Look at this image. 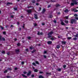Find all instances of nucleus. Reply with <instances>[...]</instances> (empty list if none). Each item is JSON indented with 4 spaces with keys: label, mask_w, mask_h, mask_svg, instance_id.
<instances>
[{
    "label": "nucleus",
    "mask_w": 78,
    "mask_h": 78,
    "mask_svg": "<svg viewBox=\"0 0 78 78\" xmlns=\"http://www.w3.org/2000/svg\"><path fill=\"white\" fill-rule=\"evenodd\" d=\"M74 16L76 17H75V19H71L70 20V23L71 24H73V23L75 24H76L77 23L76 21H77V20H78V17H78V15L76 14H74Z\"/></svg>",
    "instance_id": "nucleus-1"
},
{
    "label": "nucleus",
    "mask_w": 78,
    "mask_h": 78,
    "mask_svg": "<svg viewBox=\"0 0 78 78\" xmlns=\"http://www.w3.org/2000/svg\"><path fill=\"white\" fill-rule=\"evenodd\" d=\"M72 2L74 3L76 5H78V2H77V0H72Z\"/></svg>",
    "instance_id": "nucleus-2"
},
{
    "label": "nucleus",
    "mask_w": 78,
    "mask_h": 78,
    "mask_svg": "<svg viewBox=\"0 0 78 78\" xmlns=\"http://www.w3.org/2000/svg\"><path fill=\"white\" fill-rule=\"evenodd\" d=\"M60 20L61 24L62 25H66L65 24V23H64V21L63 20Z\"/></svg>",
    "instance_id": "nucleus-3"
},
{
    "label": "nucleus",
    "mask_w": 78,
    "mask_h": 78,
    "mask_svg": "<svg viewBox=\"0 0 78 78\" xmlns=\"http://www.w3.org/2000/svg\"><path fill=\"white\" fill-rule=\"evenodd\" d=\"M46 11V9H43V10L41 12L42 14H44L45 13V12Z\"/></svg>",
    "instance_id": "nucleus-4"
},
{
    "label": "nucleus",
    "mask_w": 78,
    "mask_h": 78,
    "mask_svg": "<svg viewBox=\"0 0 78 78\" xmlns=\"http://www.w3.org/2000/svg\"><path fill=\"white\" fill-rule=\"evenodd\" d=\"M34 18L36 19H38V17H37V15L36 14H34Z\"/></svg>",
    "instance_id": "nucleus-5"
},
{
    "label": "nucleus",
    "mask_w": 78,
    "mask_h": 78,
    "mask_svg": "<svg viewBox=\"0 0 78 78\" xmlns=\"http://www.w3.org/2000/svg\"><path fill=\"white\" fill-rule=\"evenodd\" d=\"M47 44H48V45H51V44H52V42L51 41H48L47 42Z\"/></svg>",
    "instance_id": "nucleus-6"
},
{
    "label": "nucleus",
    "mask_w": 78,
    "mask_h": 78,
    "mask_svg": "<svg viewBox=\"0 0 78 78\" xmlns=\"http://www.w3.org/2000/svg\"><path fill=\"white\" fill-rule=\"evenodd\" d=\"M62 45H65V44H66V41H62Z\"/></svg>",
    "instance_id": "nucleus-7"
},
{
    "label": "nucleus",
    "mask_w": 78,
    "mask_h": 78,
    "mask_svg": "<svg viewBox=\"0 0 78 78\" xmlns=\"http://www.w3.org/2000/svg\"><path fill=\"white\" fill-rule=\"evenodd\" d=\"M46 75H48V76H50V75H51V73H46Z\"/></svg>",
    "instance_id": "nucleus-8"
},
{
    "label": "nucleus",
    "mask_w": 78,
    "mask_h": 78,
    "mask_svg": "<svg viewBox=\"0 0 78 78\" xmlns=\"http://www.w3.org/2000/svg\"><path fill=\"white\" fill-rule=\"evenodd\" d=\"M61 46H60V45H57L56 48L57 49H59L60 48Z\"/></svg>",
    "instance_id": "nucleus-9"
},
{
    "label": "nucleus",
    "mask_w": 78,
    "mask_h": 78,
    "mask_svg": "<svg viewBox=\"0 0 78 78\" xmlns=\"http://www.w3.org/2000/svg\"><path fill=\"white\" fill-rule=\"evenodd\" d=\"M31 71H29L28 72V73H27V76H30V75H31Z\"/></svg>",
    "instance_id": "nucleus-10"
},
{
    "label": "nucleus",
    "mask_w": 78,
    "mask_h": 78,
    "mask_svg": "<svg viewBox=\"0 0 78 78\" xmlns=\"http://www.w3.org/2000/svg\"><path fill=\"white\" fill-rule=\"evenodd\" d=\"M27 12L29 13H31V10H27Z\"/></svg>",
    "instance_id": "nucleus-11"
},
{
    "label": "nucleus",
    "mask_w": 78,
    "mask_h": 78,
    "mask_svg": "<svg viewBox=\"0 0 78 78\" xmlns=\"http://www.w3.org/2000/svg\"><path fill=\"white\" fill-rule=\"evenodd\" d=\"M64 12L66 13H67V12H69V10H68V9H66L64 11Z\"/></svg>",
    "instance_id": "nucleus-12"
},
{
    "label": "nucleus",
    "mask_w": 78,
    "mask_h": 78,
    "mask_svg": "<svg viewBox=\"0 0 78 78\" xmlns=\"http://www.w3.org/2000/svg\"><path fill=\"white\" fill-rule=\"evenodd\" d=\"M75 5V4L73 2H71V3L70 6H74Z\"/></svg>",
    "instance_id": "nucleus-13"
},
{
    "label": "nucleus",
    "mask_w": 78,
    "mask_h": 78,
    "mask_svg": "<svg viewBox=\"0 0 78 78\" xmlns=\"http://www.w3.org/2000/svg\"><path fill=\"white\" fill-rule=\"evenodd\" d=\"M57 70L58 72H61V69L60 68H58L57 69Z\"/></svg>",
    "instance_id": "nucleus-14"
},
{
    "label": "nucleus",
    "mask_w": 78,
    "mask_h": 78,
    "mask_svg": "<svg viewBox=\"0 0 78 78\" xmlns=\"http://www.w3.org/2000/svg\"><path fill=\"white\" fill-rule=\"evenodd\" d=\"M12 5V3L11 2H8L6 4V5Z\"/></svg>",
    "instance_id": "nucleus-15"
},
{
    "label": "nucleus",
    "mask_w": 78,
    "mask_h": 78,
    "mask_svg": "<svg viewBox=\"0 0 78 78\" xmlns=\"http://www.w3.org/2000/svg\"><path fill=\"white\" fill-rule=\"evenodd\" d=\"M22 76H23V77H24V78H27V76H25V75H24L23 74H22Z\"/></svg>",
    "instance_id": "nucleus-16"
},
{
    "label": "nucleus",
    "mask_w": 78,
    "mask_h": 78,
    "mask_svg": "<svg viewBox=\"0 0 78 78\" xmlns=\"http://www.w3.org/2000/svg\"><path fill=\"white\" fill-rule=\"evenodd\" d=\"M59 6H60V5L59 4H56V8H58V7H59Z\"/></svg>",
    "instance_id": "nucleus-17"
},
{
    "label": "nucleus",
    "mask_w": 78,
    "mask_h": 78,
    "mask_svg": "<svg viewBox=\"0 0 78 78\" xmlns=\"http://www.w3.org/2000/svg\"><path fill=\"white\" fill-rule=\"evenodd\" d=\"M51 40H52V41H55V39L53 37H52L51 38Z\"/></svg>",
    "instance_id": "nucleus-18"
},
{
    "label": "nucleus",
    "mask_w": 78,
    "mask_h": 78,
    "mask_svg": "<svg viewBox=\"0 0 78 78\" xmlns=\"http://www.w3.org/2000/svg\"><path fill=\"white\" fill-rule=\"evenodd\" d=\"M39 78H44V77L41 75L39 76Z\"/></svg>",
    "instance_id": "nucleus-19"
},
{
    "label": "nucleus",
    "mask_w": 78,
    "mask_h": 78,
    "mask_svg": "<svg viewBox=\"0 0 78 78\" xmlns=\"http://www.w3.org/2000/svg\"><path fill=\"white\" fill-rule=\"evenodd\" d=\"M65 22L66 23H69V21L68 20H66L65 21Z\"/></svg>",
    "instance_id": "nucleus-20"
},
{
    "label": "nucleus",
    "mask_w": 78,
    "mask_h": 78,
    "mask_svg": "<svg viewBox=\"0 0 78 78\" xmlns=\"http://www.w3.org/2000/svg\"><path fill=\"white\" fill-rule=\"evenodd\" d=\"M73 40H74V41H76V40H77V38L75 37L73 38Z\"/></svg>",
    "instance_id": "nucleus-21"
},
{
    "label": "nucleus",
    "mask_w": 78,
    "mask_h": 78,
    "mask_svg": "<svg viewBox=\"0 0 78 78\" xmlns=\"http://www.w3.org/2000/svg\"><path fill=\"white\" fill-rule=\"evenodd\" d=\"M55 2V1H53L52 0H51L49 1V2H51V3H52V2Z\"/></svg>",
    "instance_id": "nucleus-22"
},
{
    "label": "nucleus",
    "mask_w": 78,
    "mask_h": 78,
    "mask_svg": "<svg viewBox=\"0 0 78 78\" xmlns=\"http://www.w3.org/2000/svg\"><path fill=\"white\" fill-rule=\"evenodd\" d=\"M66 66H66V65H63V68H64V69H65V68H66Z\"/></svg>",
    "instance_id": "nucleus-23"
},
{
    "label": "nucleus",
    "mask_w": 78,
    "mask_h": 78,
    "mask_svg": "<svg viewBox=\"0 0 78 78\" xmlns=\"http://www.w3.org/2000/svg\"><path fill=\"white\" fill-rule=\"evenodd\" d=\"M16 53H19V49L16 50Z\"/></svg>",
    "instance_id": "nucleus-24"
},
{
    "label": "nucleus",
    "mask_w": 78,
    "mask_h": 78,
    "mask_svg": "<svg viewBox=\"0 0 78 78\" xmlns=\"http://www.w3.org/2000/svg\"><path fill=\"white\" fill-rule=\"evenodd\" d=\"M49 17L51 19V18H52V17H53V15H50Z\"/></svg>",
    "instance_id": "nucleus-25"
},
{
    "label": "nucleus",
    "mask_w": 78,
    "mask_h": 78,
    "mask_svg": "<svg viewBox=\"0 0 78 78\" xmlns=\"http://www.w3.org/2000/svg\"><path fill=\"white\" fill-rule=\"evenodd\" d=\"M34 71L35 72H37V71H38V70H37V69H35V70H34Z\"/></svg>",
    "instance_id": "nucleus-26"
},
{
    "label": "nucleus",
    "mask_w": 78,
    "mask_h": 78,
    "mask_svg": "<svg viewBox=\"0 0 78 78\" xmlns=\"http://www.w3.org/2000/svg\"><path fill=\"white\" fill-rule=\"evenodd\" d=\"M32 64L35 66H36V63H35L34 62H33Z\"/></svg>",
    "instance_id": "nucleus-27"
},
{
    "label": "nucleus",
    "mask_w": 78,
    "mask_h": 78,
    "mask_svg": "<svg viewBox=\"0 0 78 78\" xmlns=\"http://www.w3.org/2000/svg\"><path fill=\"white\" fill-rule=\"evenodd\" d=\"M48 36H50V35H51V34L50 33V32H49L48 34Z\"/></svg>",
    "instance_id": "nucleus-28"
},
{
    "label": "nucleus",
    "mask_w": 78,
    "mask_h": 78,
    "mask_svg": "<svg viewBox=\"0 0 78 78\" xmlns=\"http://www.w3.org/2000/svg\"><path fill=\"white\" fill-rule=\"evenodd\" d=\"M72 39V38L71 37H68L67 38V39L68 40H70V39Z\"/></svg>",
    "instance_id": "nucleus-29"
},
{
    "label": "nucleus",
    "mask_w": 78,
    "mask_h": 78,
    "mask_svg": "<svg viewBox=\"0 0 78 78\" xmlns=\"http://www.w3.org/2000/svg\"><path fill=\"white\" fill-rule=\"evenodd\" d=\"M47 53V51H44V54H46V53Z\"/></svg>",
    "instance_id": "nucleus-30"
},
{
    "label": "nucleus",
    "mask_w": 78,
    "mask_h": 78,
    "mask_svg": "<svg viewBox=\"0 0 78 78\" xmlns=\"http://www.w3.org/2000/svg\"><path fill=\"white\" fill-rule=\"evenodd\" d=\"M0 28H1L2 30H3V29H4V28H3V27L1 26L0 27Z\"/></svg>",
    "instance_id": "nucleus-31"
},
{
    "label": "nucleus",
    "mask_w": 78,
    "mask_h": 78,
    "mask_svg": "<svg viewBox=\"0 0 78 78\" xmlns=\"http://www.w3.org/2000/svg\"><path fill=\"white\" fill-rule=\"evenodd\" d=\"M42 34H43V33L42 32L39 33L40 35H42Z\"/></svg>",
    "instance_id": "nucleus-32"
},
{
    "label": "nucleus",
    "mask_w": 78,
    "mask_h": 78,
    "mask_svg": "<svg viewBox=\"0 0 78 78\" xmlns=\"http://www.w3.org/2000/svg\"><path fill=\"white\" fill-rule=\"evenodd\" d=\"M5 53V51H2V53H3V54H4Z\"/></svg>",
    "instance_id": "nucleus-33"
},
{
    "label": "nucleus",
    "mask_w": 78,
    "mask_h": 78,
    "mask_svg": "<svg viewBox=\"0 0 78 78\" xmlns=\"http://www.w3.org/2000/svg\"><path fill=\"white\" fill-rule=\"evenodd\" d=\"M51 7V5H48V8H50Z\"/></svg>",
    "instance_id": "nucleus-34"
},
{
    "label": "nucleus",
    "mask_w": 78,
    "mask_h": 78,
    "mask_svg": "<svg viewBox=\"0 0 78 78\" xmlns=\"http://www.w3.org/2000/svg\"><path fill=\"white\" fill-rule=\"evenodd\" d=\"M43 56H44V58H47V56H46V55H44Z\"/></svg>",
    "instance_id": "nucleus-35"
},
{
    "label": "nucleus",
    "mask_w": 78,
    "mask_h": 78,
    "mask_svg": "<svg viewBox=\"0 0 78 78\" xmlns=\"http://www.w3.org/2000/svg\"><path fill=\"white\" fill-rule=\"evenodd\" d=\"M34 27H36V26H37V24L36 23H34Z\"/></svg>",
    "instance_id": "nucleus-36"
},
{
    "label": "nucleus",
    "mask_w": 78,
    "mask_h": 78,
    "mask_svg": "<svg viewBox=\"0 0 78 78\" xmlns=\"http://www.w3.org/2000/svg\"><path fill=\"white\" fill-rule=\"evenodd\" d=\"M35 63L37 64H39V62L37 61H36Z\"/></svg>",
    "instance_id": "nucleus-37"
},
{
    "label": "nucleus",
    "mask_w": 78,
    "mask_h": 78,
    "mask_svg": "<svg viewBox=\"0 0 78 78\" xmlns=\"http://www.w3.org/2000/svg\"><path fill=\"white\" fill-rule=\"evenodd\" d=\"M54 22V23H56L57 22L56 20H55L53 21Z\"/></svg>",
    "instance_id": "nucleus-38"
},
{
    "label": "nucleus",
    "mask_w": 78,
    "mask_h": 78,
    "mask_svg": "<svg viewBox=\"0 0 78 78\" xmlns=\"http://www.w3.org/2000/svg\"><path fill=\"white\" fill-rule=\"evenodd\" d=\"M42 25L43 26H44V25H45V23H42Z\"/></svg>",
    "instance_id": "nucleus-39"
},
{
    "label": "nucleus",
    "mask_w": 78,
    "mask_h": 78,
    "mask_svg": "<svg viewBox=\"0 0 78 78\" xmlns=\"http://www.w3.org/2000/svg\"><path fill=\"white\" fill-rule=\"evenodd\" d=\"M23 73L24 74H27V73L26 71H24L23 72Z\"/></svg>",
    "instance_id": "nucleus-40"
},
{
    "label": "nucleus",
    "mask_w": 78,
    "mask_h": 78,
    "mask_svg": "<svg viewBox=\"0 0 78 78\" xmlns=\"http://www.w3.org/2000/svg\"><path fill=\"white\" fill-rule=\"evenodd\" d=\"M14 17V15H11V18H13Z\"/></svg>",
    "instance_id": "nucleus-41"
},
{
    "label": "nucleus",
    "mask_w": 78,
    "mask_h": 78,
    "mask_svg": "<svg viewBox=\"0 0 78 78\" xmlns=\"http://www.w3.org/2000/svg\"><path fill=\"white\" fill-rule=\"evenodd\" d=\"M27 38L28 39H31V37H27Z\"/></svg>",
    "instance_id": "nucleus-42"
},
{
    "label": "nucleus",
    "mask_w": 78,
    "mask_h": 78,
    "mask_svg": "<svg viewBox=\"0 0 78 78\" xmlns=\"http://www.w3.org/2000/svg\"><path fill=\"white\" fill-rule=\"evenodd\" d=\"M65 18L66 19H69V16H66Z\"/></svg>",
    "instance_id": "nucleus-43"
},
{
    "label": "nucleus",
    "mask_w": 78,
    "mask_h": 78,
    "mask_svg": "<svg viewBox=\"0 0 78 78\" xmlns=\"http://www.w3.org/2000/svg\"><path fill=\"white\" fill-rule=\"evenodd\" d=\"M43 72H42V71H40L39 72V73H40V74H42L43 73Z\"/></svg>",
    "instance_id": "nucleus-44"
},
{
    "label": "nucleus",
    "mask_w": 78,
    "mask_h": 78,
    "mask_svg": "<svg viewBox=\"0 0 78 78\" xmlns=\"http://www.w3.org/2000/svg\"><path fill=\"white\" fill-rule=\"evenodd\" d=\"M50 33H51V35H52V34H53V31H51Z\"/></svg>",
    "instance_id": "nucleus-45"
},
{
    "label": "nucleus",
    "mask_w": 78,
    "mask_h": 78,
    "mask_svg": "<svg viewBox=\"0 0 78 78\" xmlns=\"http://www.w3.org/2000/svg\"><path fill=\"white\" fill-rule=\"evenodd\" d=\"M57 14L58 15H60V14H61V13H60V12H58Z\"/></svg>",
    "instance_id": "nucleus-46"
},
{
    "label": "nucleus",
    "mask_w": 78,
    "mask_h": 78,
    "mask_svg": "<svg viewBox=\"0 0 78 78\" xmlns=\"http://www.w3.org/2000/svg\"><path fill=\"white\" fill-rule=\"evenodd\" d=\"M33 47H30V49L31 50H32V49H33Z\"/></svg>",
    "instance_id": "nucleus-47"
},
{
    "label": "nucleus",
    "mask_w": 78,
    "mask_h": 78,
    "mask_svg": "<svg viewBox=\"0 0 78 78\" xmlns=\"http://www.w3.org/2000/svg\"><path fill=\"white\" fill-rule=\"evenodd\" d=\"M8 72V70H6L4 72V73H6Z\"/></svg>",
    "instance_id": "nucleus-48"
},
{
    "label": "nucleus",
    "mask_w": 78,
    "mask_h": 78,
    "mask_svg": "<svg viewBox=\"0 0 78 78\" xmlns=\"http://www.w3.org/2000/svg\"><path fill=\"white\" fill-rule=\"evenodd\" d=\"M8 70H12V69H11V68H8Z\"/></svg>",
    "instance_id": "nucleus-49"
},
{
    "label": "nucleus",
    "mask_w": 78,
    "mask_h": 78,
    "mask_svg": "<svg viewBox=\"0 0 78 78\" xmlns=\"http://www.w3.org/2000/svg\"><path fill=\"white\" fill-rule=\"evenodd\" d=\"M48 36H48V38H50V37H51V36H50V35H48Z\"/></svg>",
    "instance_id": "nucleus-50"
},
{
    "label": "nucleus",
    "mask_w": 78,
    "mask_h": 78,
    "mask_svg": "<svg viewBox=\"0 0 78 78\" xmlns=\"http://www.w3.org/2000/svg\"><path fill=\"white\" fill-rule=\"evenodd\" d=\"M3 41H5V39L4 38H3L2 39Z\"/></svg>",
    "instance_id": "nucleus-51"
},
{
    "label": "nucleus",
    "mask_w": 78,
    "mask_h": 78,
    "mask_svg": "<svg viewBox=\"0 0 78 78\" xmlns=\"http://www.w3.org/2000/svg\"><path fill=\"white\" fill-rule=\"evenodd\" d=\"M14 10H17V8H14Z\"/></svg>",
    "instance_id": "nucleus-52"
},
{
    "label": "nucleus",
    "mask_w": 78,
    "mask_h": 78,
    "mask_svg": "<svg viewBox=\"0 0 78 78\" xmlns=\"http://www.w3.org/2000/svg\"><path fill=\"white\" fill-rule=\"evenodd\" d=\"M22 64H24V62H21Z\"/></svg>",
    "instance_id": "nucleus-53"
},
{
    "label": "nucleus",
    "mask_w": 78,
    "mask_h": 78,
    "mask_svg": "<svg viewBox=\"0 0 78 78\" xmlns=\"http://www.w3.org/2000/svg\"><path fill=\"white\" fill-rule=\"evenodd\" d=\"M78 10H76L74 11V12H78Z\"/></svg>",
    "instance_id": "nucleus-54"
},
{
    "label": "nucleus",
    "mask_w": 78,
    "mask_h": 78,
    "mask_svg": "<svg viewBox=\"0 0 78 78\" xmlns=\"http://www.w3.org/2000/svg\"><path fill=\"white\" fill-rule=\"evenodd\" d=\"M18 69L17 67H16L15 68V70H17Z\"/></svg>",
    "instance_id": "nucleus-55"
},
{
    "label": "nucleus",
    "mask_w": 78,
    "mask_h": 78,
    "mask_svg": "<svg viewBox=\"0 0 78 78\" xmlns=\"http://www.w3.org/2000/svg\"><path fill=\"white\" fill-rule=\"evenodd\" d=\"M3 34H6V32H3Z\"/></svg>",
    "instance_id": "nucleus-56"
},
{
    "label": "nucleus",
    "mask_w": 78,
    "mask_h": 78,
    "mask_svg": "<svg viewBox=\"0 0 78 78\" xmlns=\"http://www.w3.org/2000/svg\"><path fill=\"white\" fill-rule=\"evenodd\" d=\"M32 3H35V1H32Z\"/></svg>",
    "instance_id": "nucleus-57"
},
{
    "label": "nucleus",
    "mask_w": 78,
    "mask_h": 78,
    "mask_svg": "<svg viewBox=\"0 0 78 78\" xmlns=\"http://www.w3.org/2000/svg\"><path fill=\"white\" fill-rule=\"evenodd\" d=\"M17 45L18 46H19V45H20V43H18Z\"/></svg>",
    "instance_id": "nucleus-58"
},
{
    "label": "nucleus",
    "mask_w": 78,
    "mask_h": 78,
    "mask_svg": "<svg viewBox=\"0 0 78 78\" xmlns=\"http://www.w3.org/2000/svg\"><path fill=\"white\" fill-rule=\"evenodd\" d=\"M25 26L24 24H23V29H24V26Z\"/></svg>",
    "instance_id": "nucleus-59"
},
{
    "label": "nucleus",
    "mask_w": 78,
    "mask_h": 78,
    "mask_svg": "<svg viewBox=\"0 0 78 78\" xmlns=\"http://www.w3.org/2000/svg\"><path fill=\"white\" fill-rule=\"evenodd\" d=\"M7 54L8 55H9V52H8V53H7Z\"/></svg>",
    "instance_id": "nucleus-60"
},
{
    "label": "nucleus",
    "mask_w": 78,
    "mask_h": 78,
    "mask_svg": "<svg viewBox=\"0 0 78 78\" xmlns=\"http://www.w3.org/2000/svg\"><path fill=\"white\" fill-rule=\"evenodd\" d=\"M66 30H68V29L69 28L67 27H66Z\"/></svg>",
    "instance_id": "nucleus-61"
},
{
    "label": "nucleus",
    "mask_w": 78,
    "mask_h": 78,
    "mask_svg": "<svg viewBox=\"0 0 78 78\" xmlns=\"http://www.w3.org/2000/svg\"><path fill=\"white\" fill-rule=\"evenodd\" d=\"M31 76H32V77H34V75H31Z\"/></svg>",
    "instance_id": "nucleus-62"
},
{
    "label": "nucleus",
    "mask_w": 78,
    "mask_h": 78,
    "mask_svg": "<svg viewBox=\"0 0 78 78\" xmlns=\"http://www.w3.org/2000/svg\"><path fill=\"white\" fill-rule=\"evenodd\" d=\"M36 5H37V6H38V5H39V3H37L36 4Z\"/></svg>",
    "instance_id": "nucleus-63"
},
{
    "label": "nucleus",
    "mask_w": 78,
    "mask_h": 78,
    "mask_svg": "<svg viewBox=\"0 0 78 78\" xmlns=\"http://www.w3.org/2000/svg\"><path fill=\"white\" fill-rule=\"evenodd\" d=\"M17 25H19V22H17Z\"/></svg>",
    "instance_id": "nucleus-64"
}]
</instances>
